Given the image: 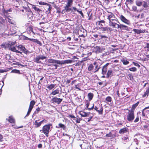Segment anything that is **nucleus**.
I'll return each mask as SVG.
<instances>
[{"instance_id": "nucleus-43", "label": "nucleus", "mask_w": 149, "mask_h": 149, "mask_svg": "<svg viewBox=\"0 0 149 149\" xmlns=\"http://www.w3.org/2000/svg\"><path fill=\"white\" fill-rule=\"evenodd\" d=\"M6 21V19H3L2 17H0V23L1 24L5 23Z\"/></svg>"}, {"instance_id": "nucleus-47", "label": "nucleus", "mask_w": 149, "mask_h": 149, "mask_svg": "<svg viewBox=\"0 0 149 149\" xmlns=\"http://www.w3.org/2000/svg\"><path fill=\"white\" fill-rule=\"evenodd\" d=\"M103 2V5H107L109 2V0H101Z\"/></svg>"}, {"instance_id": "nucleus-57", "label": "nucleus", "mask_w": 149, "mask_h": 149, "mask_svg": "<svg viewBox=\"0 0 149 149\" xmlns=\"http://www.w3.org/2000/svg\"><path fill=\"white\" fill-rule=\"evenodd\" d=\"M38 3L39 5H47V3L44 2H38Z\"/></svg>"}, {"instance_id": "nucleus-12", "label": "nucleus", "mask_w": 149, "mask_h": 149, "mask_svg": "<svg viewBox=\"0 0 149 149\" xmlns=\"http://www.w3.org/2000/svg\"><path fill=\"white\" fill-rule=\"evenodd\" d=\"M62 100V99L58 98L57 97H54L51 99V101L52 103H56L58 104H60Z\"/></svg>"}, {"instance_id": "nucleus-11", "label": "nucleus", "mask_w": 149, "mask_h": 149, "mask_svg": "<svg viewBox=\"0 0 149 149\" xmlns=\"http://www.w3.org/2000/svg\"><path fill=\"white\" fill-rule=\"evenodd\" d=\"M100 26L101 27V30L103 31H107L108 32H110L111 31H113V29H112V28H111L108 26L103 27V25L101 24Z\"/></svg>"}, {"instance_id": "nucleus-8", "label": "nucleus", "mask_w": 149, "mask_h": 149, "mask_svg": "<svg viewBox=\"0 0 149 149\" xmlns=\"http://www.w3.org/2000/svg\"><path fill=\"white\" fill-rule=\"evenodd\" d=\"M47 58L46 56L44 55H40L35 58L33 59L34 61L37 63H40L41 62L40 60H44Z\"/></svg>"}, {"instance_id": "nucleus-29", "label": "nucleus", "mask_w": 149, "mask_h": 149, "mask_svg": "<svg viewBox=\"0 0 149 149\" xmlns=\"http://www.w3.org/2000/svg\"><path fill=\"white\" fill-rule=\"evenodd\" d=\"M59 89L57 88L56 89L53 90L52 93H51V94L54 95L57 94H59Z\"/></svg>"}, {"instance_id": "nucleus-61", "label": "nucleus", "mask_w": 149, "mask_h": 149, "mask_svg": "<svg viewBox=\"0 0 149 149\" xmlns=\"http://www.w3.org/2000/svg\"><path fill=\"white\" fill-rule=\"evenodd\" d=\"M8 44H9L10 45L13 46L15 44V42H9L8 43Z\"/></svg>"}, {"instance_id": "nucleus-15", "label": "nucleus", "mask_w": 149, "mask_h": 149, "mask_svg": "<svg viewBox=\"0 0 149 149\" xmlns=\"http://www.w3.org/2000/svg\"><path fill=\"white\" fill-rule=\"evenodd\" d=\"M16 46L18 48L20 49L24 54H26L27 53L28 51L24 46L20 45L18 46L16 45Z\"/></svg>"}, {"instance_id": "nucleus-64", "label": "nucleus", "mask_w": 149, "mask_h": 149, "mask_svg": "<svg viewBox=\"0 0 149 149\" xmlns=\"http://www.w3.org/2000/svg\"><path fill=\"white\" fill-rule=\"evenodd\" d=\"M146 47L147 48V50L149 51V43H147Z\"/></svg>"}, {"instance_id": "nucleus-6", "label": "nucleus", "mask_w": 149, "mask_h": 149, "mask_svg": "<svg viewBox=\"0 0 149 149\" xmlns=\"http://www.w3.org/2000/svg\"><path fill=\"white\" fill-rule=\"evenodd\" d=\"M116 24H115L112 28H114L116 29H119L121 30L128 31L129 30L128 27V26L122 24H119L117 23Z\"/></svg>"}, {"instance_id": "nucleus-22", "label": "nucleus", "mask_w": 149, "mask_h": 149, "mask_svg": "<svg viewBox=\"0 0 149 149\" xmlns=\"http://www.w3.org/2000/svg\"><path fill=\"white\" fill-rule=\"evenodd\" d=\"M8 122L11 123H15V121L12 116H10L8 119Z\"/></svg>"}, {"instance_id": "nucleus-10", "label": "nucleus", "mask_w": 149, "mask_h": 149, "mask_svg": "<svg viewBox=\"0 0 149 149\" xmlns=\"http://www.w3.org/2000/svg\"><path fill=\"white\" fill-rule=\"evenodd\" d=\"M119 18L121 21L123 22L125 24L129 25L130 24V21L127 19L123 15H121L120 17Z\"/></svg>"}, {"instance_id": "nucleus-3", "label": "nucleus", "mask_w": 149, "mask_h": 149, "mask_svg": "<svg viewBox=\"0 0 149 149\" xmlns=\"http://www.w3.org/2000/svg\"><path fill=\"white\" fill-rule=\"evenodd\" d=\"M52 126V124L49 123L44 125L42 128V130H40V132L42 131L46 137H48L49 131L50 130V127Z\"/></svg>"}, {"instance_id": "nucleus-31", "label": "nucleus", "mask_w": 149, "mask_h": 149, "mask_svg": "<svg viewBox=\"0 0 149 149\" xmlns=\"http://www.w3.org/2000/svg\"><path fill=\"white\" fill-rule=\"evenodd\" d=\"M56 128H61L63 129V130H65V129L66 127L63 124H62L61 123H59L58 124V126H56Z\"/></svg>"}, {"instance_id": "nucleus-39", "label": "nucleus", "mask_w": 149, "mask_h": 149, "mask_svg": "<svg viewBox=\"0 0 149 149\" xmlns=\"http://www.w3.org/2000/svg\"><path fill=\"white\" fill-rule=\"evenodd\" d=\"M88 100H86V107H85V109H88H88L91 107H88L90 105V102Z\"/></svg>"}, {"instance_id": "nucleus-18", "label": "nucleus", "mask_w": 149, "mask_h": 149, "mask_svg": "<svg viewBox=\"0 0 149 149\" xmlns=\"http://www.w3.org/2000/svg\"><path fill=\"white\" fill-rule=\"evenodd\" d=\"M72 60L70 59L62 61H60L59 64L63 65L66 63H71L72 62Z\"/></svg>"}, {"instance_id": "nucleus-55", "label": "nucleus", "mask_w": 149, "mask_h": 149, "mask_svg": "<svg viewBox=\"0 0 149 149\" xmlns=\"http://www.w3.org/2000/svg\"><path fill=\"white\" fill-rule=\"evenodd\" d=\"M132 63L134 64L135 66L138 67V68L140 67V65L137 63L133 62H132Z\"/></svg>"}, {"instance_id": "nucleus-21", "label": "nucleus", "mask_w": 149, "mask_h": 149, "mask_svg": "<svg viewBox=\"0 0 149 149\" xmlns=\"http://www.w3.org/2000/svg\"><path fill=\"white\" fill-rule=\"evenodd\" d=\"M128 131V129L127 127H125L120 129L119 132V133L120 134H123L126 133Z\"/></svg>"}, {"instance_id": "nucleus-45", "label": "nucleus", "mask_w": 149, "mask_h": 149, "mask_svg": "<svg viewBox=\"0 0 149 149\" xmlns=\"http://www.w3.org/2000/svg\"><path fill=\"white\" fill-rule=\"evenodd\" d=\"M129 70L131 71L132 72H136L137 70V69L136 67H133L131 68H130L129 69Z\"/></svg>"}, {"instance_id": "nucleus-53", "label": "nucleus", "mask_w": 149, "mask_h": 149, "mask_svg": "<svg viewBox=\"0 0 149 149\" xmlns=\"http://www.w3.org/2000/svg\"><path fill=\"white\" fill-rule=\"evenodd\" d=\"M148 5L146 2L144 1L143 6L144 8H147L148 6Z\"/></svg>"}, {"instance_id": "nucleus-2", "label": "nucleus", "mask_w": 149, "mask_h": 149, "mask_svg": "<svg viewBox=\"0 0 149 149\" xmlns=\"http://www.w3.org/2000/svg\"><path fill=\"white\" fill-rule=\"evenodd\" d=\"M93 109L98 113L99 115H102L103 113V108L102 105L100 104L97 103L95 106L93 104L92 106L88 109V110L90 111L93 110Z\"/></svg>"}, {"instance_id": "nucleus-49", "label": "nucleus", "mask_w": 149, "mask_h": 149, "mask_svg": "<svg viewBox=\"0 0 149 149\" xmlns=\"http://www.w3.org/2000/svg\"><path fill=\"white\" fill-rule=\"evenodd\" d=\"M55 8L56 9V13H58V14H60L61 12V8L59 7H58V8H56L55 7Z\"/></svg>"}, {"instance_id": "nucleus-51", "label": "nucleus", "mask_w": 149, "mask_h": 149, "mask_svg": "<svg viewBox=\"0 0 149 149\" xmlns=\"http://www.w3.org/2000/svg\"><path fill=\"white\" fill-rule=\"evenodd\" d=\"M80 10H79L77 8V10H76V11L79 13L83 17H84V15L81 9H80Z\"/></svg>"}, {"instance_id": "nucleus-41", "label": "nucleus", "mask_w": 149, "mask_h": 149, "mask_svg": "<svg viewBox=\"0 0 149 149\" xmlns=\"http://www.w3.org/2000/svg\"><path fill=\"white\" fill-rule=\"evenodd\" d=\"M129 77V79L131 81H133L134 80V76L131 73H130L128 75Z\"/></svg>"}, {"instance_id": "nucleus-4", "label": "nucleus", "mask_w": 149, "mask_h": 149, "mask_svg": "<svg viewBox=\"0 0 149 149\" xmlns=\"http://www.w3.org/2000/svg\"><path fill=\"white\" fill-rule=\"evenodd\" d=\"M72 6H65L64 7V9L61 11L62 14H64L67 12L71 13L76 11L77 8L75 7H71Z\"/></svg>"}, {"instance_id": "nucleus-34", "label": "nucleus", "mask_w": 149, "mask_h": 149, "mask_svg": "<svg viewBox=\"0 0 149 149\" xmlns=\"http://www.w3.org/2000/svg\"><path fill=\"white\" fill-rule=\"evenodd\" d=\"M33 42L35 43H36L37 44L41 46L42 45V43L39 40L37 39H33Z\"/></svg>"}, {"instance_id": "nucleus-24", "label": "nucleus", "mask_w": 149, "mask_h": 149, "mask_svg": "<svg viewBox=\"0 0 149 149\" xmlns=\"http://www.w3.org/2000/svg\"><path fill=\"white\" fill-rule=\"evenodd\" d=\"M113 75V72L111 70H109L107 73L106 78H108Z\"/></svg>"}, {"instance_id": "nucleus-36", "label": "nucleus", "mask_w": 149, "mask_h": 149, "mask_svg": "<svg viewBox=\"0 0 149 149\" xmlns=\"http://www.w3.org/2000/svg\"><path fill=\"white\" fill-rule=\"evenodd\" d=\"M55 86V85L54 84H51L50 85H48L47 86V88L49 90L52 89Z\"/></svg>"}, {"instance_id": "nucleus-56", "label": "nucleus", "mask_w": 149, "mask_h": 149, "mask_svg": "<svg viewBox=\"0 0 149 149\" xmlns=\"http://www.w3.org/2000/svg\"><path fill=\"white\" fill-rule=\"evenodd\" d=\"M139 120V118L138 116H137L136 118H135V120L134 121V122L135 123H136L138 122Z\"/></svg>"}, {"instance_id": "nucleus-7", "label": "nucleus", "mask_w": 149, "mask_h": 149, "mask_svg": "<svg viewBox=\"0 0 149 149\" xmlns=\"http://www.w3.org/2000/svg\"><path fill=\"white\" fill-rule=\"evenodd\" d=\"M126 110L129 111L127 116V120L129 122H132L135 118L134 112L130 111V110L127 109Z\"/></svg>"}, {"instance_id": "nucleus-30", "label": "nucleus", "mask_w": 149, "mask_h": 149, "mask_svg": "<svg viewBox=\"0 0 149 149\" xmlns=\"http://www.w3.org/2000/svg\"><path fill=\"white\" fill-rule=\"evenodd\" d=\"M47 5L48 6V7L47 8V10H46V12L48 14H50L51 13V10L52 9V7L48 3L47 4Z\"/></svg>"}, {"instance_id": "nucleus-60", "label": "nucleus", "mask_w": 149, "mask_h": 149, "mask_svg": "<svg viewBox=\"0 0 149 149\" xmlns=\"http://www.w3.org/2000/svg\"><path fill=\"white\" fill-rule=\"evenodd\" d=\"M8 18V21L9 23H10L11 24H13V21L12 20L9 18Z\"/></svg>"}, {"instance_id": "nucleus-33", "label": "nucleus", "mask_w": 149, "mask_h": 149, "mask_svg": "<svg viewBox=\"0 0 149 149\" xmlns=\"http://www.w3.org/2000/svg\"><path fill=\"white\" fill-rule=\"evenodd\" d=\"M73 0H67V2L65 6H72L73 4Z\"/></svg>"}, {"instance_id": "nucleus-28", "label": "nucleus", "mask_w": 149, "mask_h": 149, "mask_svg": "<svg viewBox=\"0 0 149 149\" xmlns=\"http://www.w3.org/2000/svg\"><path fill=\"white\" fill-rule=\"evenodd\" d=\"M126 58H123L121 60V61L123 62V64L124 65H127L129 63V62L125 59Z\"/></svg>"}, {"instance_id": "nucleus-48", "label": "nucleus", "mask_w": 149, "mask_h": 149, "mask_svg": "<svg viewBox=\"0 0 149 149\" xmlns=\"http://www.w3.org/2000/svg\"><path fill=\"white\" fill-rule=\"evenodd\" d=\"M1 46L2 47L4 48L5 49H6L7 48V43H3L2 44Z\"/></svg>"}, {"instance_id": "nucleus-27", "label": "nucleus", "mask_w": 149, "mask_h": 149, "mask_svg": "<svg viewBox=\"0 0 149 149\" xmlns=\"http://www.w3.org/2000/svg\"><path fill=\"white\" fill-rule=\"evenodd\" d=\"M149 95V86L147 89L146 90V92L144 93L143 95H142L143 97H145L146 96L147 97Z\"/></svg>"}, {"instance_id": "nucleus-32", "label": "nucleus", "mask_w": 149, "mask_h": 149, "mask_svg": "<svg viewBox=\"0 0 149 149\" xmlns=\"http://www.w3.org/2000/svg\"><path fill=\"white\" fill-rule=\"evenodd\" d=\"M93 96V94L92 93H89L88 94V97L89 101L92 100Z\"/></svg>"}, {"instance_id": "nucleus-37", "label": "nucleus", "mask_w": 149, "mask_h": 149, "mask_svg": "<svg viewBox=\"0 0 149 149\" xmlns=\"http://www.w3.org/2000/svg\"><path fill=\"white\" fill-rule=\"evenodd\" d=\"M136 5L139 6H142L143 4V2L140 1L136 0Z\"/></svg>"}, {"instance_id": "nucleus-9", "label": "nucleus", "mask_w": 149, "mask_h": 149, "mask_svg": "<svg viewBox=\"0 0 149 149\" xmlns=\"http://www.w3.org/2000/svg\"><path fill=\"white\" fill-rule=\"evenodd\" d=\"M36 103V102L34 100H32L31 101L28 110L26 115V116H28L29 115L34 105Z\"/></svg>"}, {"instance_id": "nucleus-50", "label": "nucleus", "mask_w": 149, "mask_h": 149, "mask_svg": "<svg viewBox=\"0 0 149 149\" xmlns=\"http://www.w3.org/2000/svg\"><path fill=\"white\" fill-rule=\"evenodd\" d=\"M40 111V107H38L36 109L35 111H34V114H36L38 113Z\"/></svg>"}, {"instance_id": "nucleus-52", "label": "nucleus", "mask_w": 149, "mask_h": 149, "mask_svg": "<svg viewBox=\"0 0 149 149\" xmlns=\"http://www.w3.org/2000/svg\"><path fill=\"white\" fill-rule=\"evenodd\" d=\"M12 72L14 73L20 74V72L19 70L16 69L13 70H12Z\"/></svg>"}, {"instance_id": "nucleus-40", "label": "nucleus", "mask_w": 149, "mask_h": 149, "mask_svg": "<svg viewBox=\"0 0 149 149\" xmlns=\"http://www.w3.org/2000/svg\"><path fill=\"white\" fill-rule=\"evenodd\" d=\"M24 10L26 11V12H29V13L28 14V15H29L28 14H31L33 15L32 12L31 10L29 8H24Z\"/></svg>"}, {"instance_id": "nucleus-38", "label": "nucleus", "mask_w": 149, "mask_h": 149, "mask_svg": "<svg viewBox=\"0 0 149 149\" xmlns=\"http://www.w3.org/2000/svg\"><path fill=\"white\" fill-rule=\"evenodd\" d=\"M112 100V98L109 96H107L105 99V101L106 102H111Z\"/></svg>"}, {"instance_id": "nucleus-19", "label": "nucleus", "mask_w": 149, "mask_h": 149, "mask_svg": "<svg viewBox=\"0 0 149 149\" xmlns=\"http://www.w3.org/2000/svg\"><path fill=\"white\" fill-rule=\"evenodd\" d=\"M32 8L33 9L36 13L39 14L40 12H42V10L36 6L33 5L32 6Z\"/></svg>"}, {"instance_id": "nucleus-58", "label": "nucleus", "mask_w": 149, "mask_h": 149, "mask_svg": "<svg viewBox=\"0 0 149 149\" xmlns=\"http://www.w3.org/2000/svg\"><path fill=\"white\" fill-rule=\"evenodd\" d=\"M99 37H100V39H102L103 38H108V37L107 36L105 35H99Z\"/></svg>"}, {"instance_id": "nucleus-5", "label": "nucleus", "mask_w": 149, "mask_h": 149, "mask_svg": "<svg viewBox=\"0 0 149 149\" xmlns=\"http://www.w3.org/2000/svg\"><path fill=\"white\" fill-rule=\"evenodd\" d=\"M95 65L94 70H95L94 72H97L99 70L100 68V67L97 64V63L95 61L93 64L92 63H91L90 64L88 65V67L87 70L90 72H91V71L94 69V66L93 65Z\"/></svg>"}, {"instance_id": "nucleus-63", "label": "nucleus", "mask_w": 149, "mask_h": 149, "mask_svg": "<svg viewBox=\"0 0 149 149\" xmlns=\"http://www.w3.org/2000/svg\"><path fill=\"white\" fill-rule=\"evenodd\" d=\"M7 48H8L9 50H10V48L12 47L11 45L9 44H8V43H7Z\"/></svg>"}, {"instance_id": "nucleus-42", "label": "nucleus", "mask_w": 149, "mask_h": 149, "mask_svg": "<svg viewBox=\"0 0 149 149\" xmlns=\"http://www.w3.org/2000/svg\"><path fill=\"white\" fill-rule=\"evenodd\" d=\"M105 136L107 137H110L111 138L113 137V134L111 132H109L108 134H107Z\"/></svg>"}, {"instance_id": "nucleus-17", "label": "nucleus", "mask_w": 149, "mask_h": 149, "mask_svg": "<svg viewBox=\"0 0 149 149\" xmlns=\"http://www.w3.org/2000/svg\"><path fill=\"white\" fill-rule=\"evenodd\" d=\"M133 31L135 33L140 34L141 33H145V30L138 29H133Z\"/></svg>"}, {"instance_id": "nucleus-20", "label": "nucleus", "mask_w": 149, "mask_h": 149, "mask_svg": "<svg viewBox=\"0 0 149 149\" xmlns=\"http://www.w3.org/2000/svg\"><path fill=\"white\" fill-rule=\"evenodd\" d=\"M78 113L83 117H87L89 115L88 113L85 112L84 111H80Z\"/></svg>"}, {"instance_id": "nucleus-26", "label": "nucleus", "mask_w": 149, "mask_h": 149, "mask_svg": "<svg viewBox=\"0 0 149 149\" xmlns=\"http://www.w3.org/2000/svg\"><path fill=\"white\" fill-rule=\"evenodd\" d=\"M11 51L16 52V53H18L20 54H22V52H20V51H19L18 50H16L15 47H12L11 48H10V50Z\"/></svg>"}, {"instance_id": "nucleus-62", "label": "nucleus", "mask_w": 149, "mask_h": 149, "mask_svg": "<svg viewBox=\"0 0 149 149\" xmlns=\"http://www.w3.org/2000/svg\"><path fill=\"white\" fill-rule=\"evenodd\" d=\"M123 140L125 141H128L129 140V138L128 137L124 136L123 137Z\"/></svg>"}, {"instance_id": "nucleus-14", "label": "nucleus", "mask_w": 149, "mask_h": 149, "mask_svg": "<svg viewBox=\"0 0 149 149\" xmlns=\"http://www.w3.org/2000/svg\"><path fill=\"white\" fill-rule=\"evenodd\" d=\"M109 63H107L102 67V73L103 75L106 74L107 70V66L109 65Z\"/></svg>"}, {"instance_id": "nucleus-44", "label": "nucleus", "mask_w": 149, "mask_h": 149, "mask_svg": "<svg viewBox=\"0 0 149 149\" xmlns=\"http://www.w3.org/2000/svg\"><path fill=\"white\" fill-rule=\"evenodd\" d=\"M35 125L36 127H38L41 125H40V122H38L37 120H36L35 121Z\"/></svg>"}, {"instance_id": "nucleus-25", "label": "nucleus", "mask_w": 149, "mask_h": 149, "mask_svg": "<svg viewBox=\"0 0 149 149\" xmlns=\"http://www.w3.org/2000/svg\"><path fill=\"white\" fill-rule=\"evenodd\" d=\"M83 148L82 149H92L91 146L88 143H84L83 144Z\"/></svg>"}, {"instance_id": "nucleus-13", "label": "nucleus", "mask_w": 149, "mask_h": 149, "mask_svg": "<svg viewBox=\"0 0 149 149\" xmlns=\"http://www.w3.org/2000/svg\"><path fill=\"white\" fill-rule=\"evenodd\" d=\"M78 33L79 36L80 37L85 38L86 36V32L85 31V30L83 29H80L78 31Z\"/></svg>"}, {"instance_id": "nucleus-23", "label": "nucleus", "mask_w": 149, "mask_h": 149, "mask_svg": "<svg viewBox=\"0 0 149 149\" xmlns=\"http://www.w3.org/2000/svg\"><path fill=\"white\" fill-rule=\"evenodd\" d=\"M139 103V102H138L135 104H133L132 105L131 109L130 111L134 112L135 108L138 106Z\"/></svg>"}, {"instance_id": "nucleus-59", "label": "nucleus", "mask_w": 149, "mask_h": 149, "mask_svg": "<svg viewBox=\"0 0 149 149\" xmlns=\"http://www.w3.org/2000/svg\"><path fill=\"white\" fill-rule=\"evenodd\" d=\"M130 96H129L126 97H125V98H124L123 97V98H124V100L125 101V102H127V101H128V100H127V99L128 98H130Z\"/></svg>"}, {"instance_id": "nucleus-35", "label": "nucleus", "mask_w": 149, "mask_h": 149, "mask_svg": "<svg viewBox=\"0 0 149 149\" xmlns=\"http://www.w3.org/2000/svg\"><path fill=\"white\" fill-rule=\"evenodd\" d=\"M101 23L105 24V21L104 20H101L100 21H98L96 22V24L100 26Z\"/></svg>"}, {"instance_id": "nucleus-46", "label": "nucleus", "mask_w": 149, "mask_h": 149, "mask_svg": "<svg viewBox=\"0 0 149 149\" xmlns=\"http://www.w3.org/2000/svg\"><path fill=\"white\" fill-rule=\"evenodd\" d=\"M146 110L143 109L142 111V115L143 117H145L146 115V113L147 112V111H145Z\"/></svg>"}, {"instance_id": "nucleus-54", "label": "nucleus", "mask_w": 149, "mask_h": 149, "mask_svg": "<svg viewBox=\"0 0 149 149\" xmlns=\"http://www.w3.org/2000/svg\"><path fill=\"white\" fill-rule=\"evenodd\" d=\"M84 62L83 61H79L77 63H76V66H80L81 65V63Z\"/></svg>"}, {"instance_id": "nucleus-16", "label": "nucleus", "mask_w": 149, "mask_h": 149, "mask_svg": "<svg viewBox=\"0 0 149 149\" xmlns=\"http://www.w3.org/2000/svg\"><path fill=\"white\" fill-rule=\"evenodd\" d=\"M48 63H56L59 64L60 61L59 60H56L52 58H50L48 59L47 61Z\"/></svg>"}, {"instance_id": "nucleus-1", "label": "nucleus", "mask_w": 149, "mask_h": 149, "mask_svg": "<svg viewBox=\"0 0 149 149\" xmlns=\"http://www.w3.org/2000/svg\"><path fill=\"white\" fill-rule=\"evenodd\" d=\"M107 12L110 13L109 14L107 17V19L109 21V25L112 28L115 24H116V23L113 22L114 21H116V22H119L118 20L116 19L115 16L112 13L107 11Z\"/></svg>"}]
</instances>
